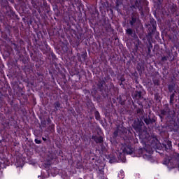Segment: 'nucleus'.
Masks as SVG:
<instances>
[{"mask_svg":"<svg viewBox=\"0 0 179 179\" xmlns=\"http://www.w3.org/2000/svg\"><path fill=\"white\" fill-rule=\"evenodd\" d=\"M120 150H122V152L120 151V153H124V155L131 153V148L128 147L127 145H121Z\"/></svg>","mask_w":179,"mask_h":179,"instance_id":"nucleus-1","label":"nucleus"},{"mask_svg":"<svg viewBox=\"0 0 179 179\" xmlns=\"http://www.w3.org/2000/svg\"><path fill=\"white\" fill-rule=\"evenodd\" d=\"M152 152L150 151V152H147V153L144 154L143 158L146 159L147 160H149V159H150V157H152Z\"/></svg>","mask_w":179,"mask_h":179,"instance_id":"nucleus-2","label":"nucleus"},{"mask_svg":"<svg viewBox=\"0 0 179 179\" xmlns=\"http://www.w3.org/2000/svg\"><path fill=\"white\" fill-rule=\"evenodd\" d=\"M94 139L96 143H101V142H103V138L101 137H94Z\"/></svg>","mask_w":179,"mask_h":179,"instance_id":"nucleus-3","label":"nucleus"},{"mask_svg":"<svg viewBox=\"0 0 179 179\" xmlns=\"http://www.w3.org/2000/svg\"><path fill=\"white\" fill-rule=\"evenodd\" d=\"M118 177L120 179H123L124 177V171H120V173H118Z\"/></svg>","mask_w":179,"mask_h":179,"instance_id":"nucleus-4","label":"nucleus"},{"mask_svg":"<svg viewBox=\"0 0 179 179\" xmlns=\"http://www.w3.org/2000/svg\"><path fill=\"white\" fill-rule=\"evenodd\" d=\"M127 33L128 34H132V29H127Z\"/></svg>","mask_w":179,"mask_h":179,"instance_id":"nucleus-5","label":"nucleus"},{"mask_svg":"<svg viewBox=\"0 0 179 179\" xmlns=\"http://www.w3.org/2000/svg\"><path fill=\"white\" fill-rule=\"evenodd\" d=\"M95 114L96 120H99L100 118V117L99 116V112H96Z\"/></svg>","mask_w":179,"mask_h":179,"instance_id":"nucleus-6","label":"nucleus"},{"mask_svg":"<svg viewBox=\"0 0 179 179\" xmlns=\"http://www.w3.org/2000/svg\"><path fill=\"white\" fill-rule=\"evenodd\" d=\"M35 143H37V144H40V143H41V141L40 140L36 139Z\"/></svg>","mask_w":179,"mask_h":179,"instance_id":"nucleus-7","label":"nucleus"},{"mask_svg":"<svg viewBox=\"0 0 179 179\" xmlns=\"http://www.w3.org/2000/svg\"><path fill=\"white\" fill-rule=\"evenodd\" d=\"M1 167H2V166H1V162H0V169H1Z\"/></svg>","mask_w":179,"mask_h":179,"instance_id":"nucleus-8","label":"nucleus"},{"mask_svg":"<svg viewBox=\"0 0 179 179\" xmlns=\"http://www.w3.org/2000/svg\"><path fill=\"white\" fill-rule=\"evenodd\" d=\"M43 141H45V138H43Z\"/></svg>","mask_w":179,"mask_h":179,"instance_id":"nucleus-9","label":"nucleus"}]
</instances>
